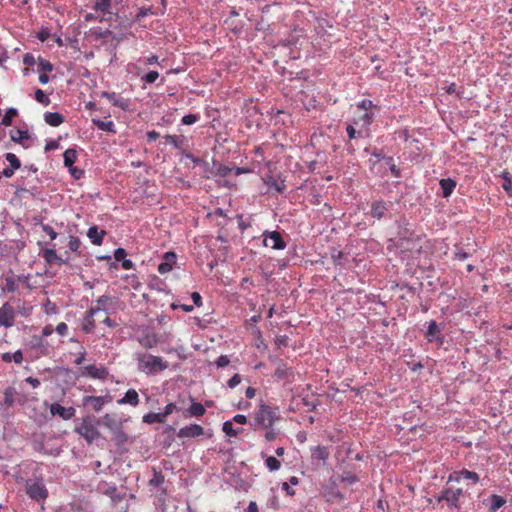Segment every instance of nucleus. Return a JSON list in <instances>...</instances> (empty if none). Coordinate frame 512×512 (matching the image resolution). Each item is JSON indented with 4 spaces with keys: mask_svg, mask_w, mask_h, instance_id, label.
<instances>
[{
    "mask_svg": "<svg viewBox=\"0 0 512 512\" xmlns=\"http://www.w3.org/2000/svg\"><path fill=\"white\" fill-rule=\"evenodd\" d=\"M280 418L281 414L278 406H271L261 401L258 409L249 421V426L253 431L257 432L264 427L274 425Z\"/></svg>",
    "mask_w": 512,
    "mask_h": 512,
    "instance_id": "nucleus-1",
    "label": "nucleus"
},
{
    "mask_svg": "<svg viewBox=\"0 0 512 512\" xmlns=\"http://www.w3.org/2000/svg\"><path fill=\"white\" fill-rule=\"evenodd\" d=\"M137 368L146 375H155L159 371L166 370L169 365L160 356L138 352L135 355Z\"/></svg>",
    "mask_w": 512,
    "mask_h": 512,
    "instance_id": "nucleus-2",
    "label": "nucleus"
},
{
    "mask_svg": "<svg viewBox=\"0 0 512 512\" xmlns=\"http://www.w3.org/2000/svg\"><path fill=\"white\" fill-rule=\"evenodd\" d=\"M464 493L465 491L460 487H444L436 497V501L437 503H445L447 508L451 511L460 512V498Z\"/></svg>",
    "mask_w": 512,
    "mask_h": 512,
    "instance_id": "nucleus-3",
    "label": "nucleus"
},
{
    "mask_svg": "<svg viewBox=\"0 0 512 512\" xmlns=\"http://www.w3.org/2000/svg\"><path fill=\"white\" fill-rule=\"evenodd\" d=\"M27 496L36 503L44 504L49 496V491L43 478L27 479L25 483Z\"/></svg>",
    "mask_w": 512,
    "mask_h": 512,
    "instance_id": "nucleus-4",
    "label": "nucleus"
},
{
    "mask_svg": "<svg viewBox=\"0 0 512 512\" xmlns=\"http://www.w3.org/2000/svg\"><path fill=\"white\" fill-rule=\"evenodd\" d=\"M464 482L466 486H475L480 482V475L467 468H460L451 471L447 477V484Z\"/></svg>",
    "mask_w": 512,
    "mask_h": 512,
    "instance_id": "nucleus-5",
    "label": "nucleus"
},
{
    "mask_svg": "<svg viewBox=\"0 0 512 512\" xmlns=\"http://www.w3.org/2000/svg\"><path fill=\"white\" fill-rule=\"evenodd\" d=\"M424 337L428 343H436L438 346L444 344L445 336L443 330L445 328L444 323H437L435 320L425 322Z\"/></svg>",
    "mask_w": 512,
    "mask_h": 512,
    "instance_id": "nucleus-6",
    "label": "nucleus"
},
{
    "mask_svg": "<svg viewBox=\"0 0 512 512\" xmlns=\"http://www.w3.org/2000/svg\"><path fill=\"white\" fill-rule=\"evenodd\" d=\"M75 432L82 436L89 444L100 437V433L95 427L91 416L84 417L80 425L75 427Z\"/></svg>",
    "mask_w": 512,
    "mask_h": 512,
    "instance_id": "nucleus-7",
    "label": "nucleus"
},
{
    "mask_svg": "<svg viewBox=\"0 0 512 512\" xmlns=\"http://www.w3.org/2000/svg\"><path fill=\"white\" fill-rule=\"evenodd\" d=\"M263 237V245L265 247H270L273 250H284L287 246L286 241L282 237L281 233L277 230L269 231L265 230L262 233Z\"/></svg>",
    "mask_w": 512,
    "mask_h": 512,
    "instance_id": "nucleus-8",
    "label": "nucleus"
},
{
    "mask_svg": "<svg viewBox=\"0 0 512 512\" xmlns=\"http://www.w3.org/2000/svg\"><path fill=\"white\" fill-rule=\"evenodd\" d=\"M391 206V202L385 201L383 199H376L371 202L370 211L368 212V215L371 218L380 221L386 216Z\"/></svg>",
    "mask_w": 512,
    "mask_h": 512,
    "instance_id": "nucleus-9",
    "label": "nucleus"
},
{
    "mask_svg": "<svg viewBox=\"0 0 512 512\" xmlns=\"http://www.w3.org/2000/svg\"><path fill=\"white\" fill-rule=\"evenodd\" d=\"M323 495L328 502H340L344 499V495L340 492L336 480L331 477L323 486Z\"/></svg>",
    "mask_w": 512,
    "mask_h": 512,
    "instance_id": "nucleus-10",
    "label": "nucleus"
},
{
    "mask_svg": "<svg viewBox=\"0 0 512 512\" xmlns=\"http://www.w3.org/2000/svg\"><path fill=\"white\" fill-rule=\"evenodd\" d=\"M15 322V309L9 302H5L0 307V326L11 328Z\"/></svg>",
    "mask_w": 512,
    "mask_h": 512,
    "instance_id": "nucleus-11",
    "label": "nucleus"
},
{
    "mask_svg": "<svg viewBox=\"0 0 512 512\" xmlns=\"http://www.w3.org/2000/svg\"><path fill=\"white\" fill-rule=\"evenodd\" d=\"M273 376L277 380H286L291 382L294 379L295 372L294 369L291 366H288L284 360H277Z\"/></svg>",
    "mask_w": 512,
    "mask_h": 512,
    "instance_id": "nucleus-12",
    "label": "nucleus"
},
{
    "mask_svg": "<svg viewBox=\"0 0 512 512\" xmlns=\"http://www.w3.org/2000/svg\"><path fill=\"white\" fill-rule=\"evenodd\" d=\"M101 311L106 312L107 311L106 307L97 306V307H92L88 311H86V313L83 317V323H82V330L85 333L90 334V333L94 332V329H95L94 316H95V314H97L98 312H101Z\"/></svg>",
    "mask_w": 512,
    "mask_h": 512,
    "instance_id": "nucleus-13",
    "label": "nucleus"
},
{
    "mask_svg": "<svg viewBox=\"0 0 512 512\" xmlns=\"http://www.w3.org/2000/svg\"><path fill=\"white\" fill-rule=\"evenodd\" d=\"M177 254L174 251H167L162 256V262L158 264L157 271L161 275H165L172 271L176 265Z\"/></svg>",
    "mask_w": 512,
    "mask_h": 512,
    "instance_id": "nucleus-14",
    "label": "nucleus"
},
{
    "mask_svg": "<svg viewBox=\"0 0 512 512\" xmlns=\"http://www.w3.org/2000/svg\"><path fill=\"white\" fill-rule=\"evenodd\" d=\"M101 97L108 99L112 105L120 108L123 111H128L130 109V100L120 96L115 92L103 91L101 92Z\"/></svg>",
    "mask_w": 512,
    "mask_h": 512,
    "instance_id": "nucleus-15",
    "label": "nucleus"
},
{
    "mask_svg": "<svg viewBox=\"0 0 512 512\" xmlns=\"http://www.w3.org/2000/svg\"><path fill=\"white\" fill-rule=\"evenodd\" d=\"M310 451L311 462L313 465L317 464L318 462H321L322 466H325L327 464V461L330 456L329 449L327 446L317 445L315 447H312Z\"/></svg>",
    "mask_w": 512,
    "mask_h": 512,
    "instance_id": "nucleus-16",
    "label": "nucleus"
},
{
    "mask_svg": "<svg viewBox=\"0 0 512 512\" xmlns=\"http://www.w3.org/2000/svg\"><path fill=\"white\" fill-rule=\"evenodd\" d=\"M50 413L52 416H59L63 420H70L75 416L76 410L74 407H64L55 402L50 405Z\"/></svg>",
    "mask_w": 512,
    "mask_h": 512,
    "instance_id": "nucleus-17",
    "label": "nucleus"
},
{
    "mask_svg": "<svg viewBox=\"0 0 512 512\" xmlns=\"http://www.w3.org/2000/svg\"><path fill=\"white\" fill-rule=\"evenodd\" d=\"M202 435H204V429L197 423L186 425L177 432L179 438H196Z\"/></svg>",
    "mask_w": 512,
    "mask_h": 512,
    "instance_id": "nucleus-18",
    "label": "nucleus"
},
{
    "mask_svg": "<svg viewBox=\"0 0 512 512\" xmlns=\"http://www.w3.org/2000/svg\"><path fill=\"white\" fill-rule=\"evenodd\" d=\"M109 372L105 366L97 367L94 364H90L84 367L82 375H88L93 379L105 380Z\"/></svg>",
    "mask_w": 512,
    "mask_h": 512,
    "instance_id": "nucleus-19",
    "label": "nucleus"
},
{
    "mask_svg": "<svg viewBox=\"0 0 512 512\" xmlns=\"http://www.w3.org/2000/svg\"><path fill=\"white\" fill-rule=\"evenodd\" d=\"M353 124L359 126L360 129L364 131L366 136L370 135V126L374 121V113L373 112H364L358 119H352Z\"/></svg>",
    "mask_w": 512,
    "mask_h": 512,
    "instance_id": "nucleus-20",
    "label": "nucleus"
},
{
    "mask_svg": "<svg viewBox=\"0 0 512 512\" xmlns=\"http://www.w3.org/2000/svg\"><path fill=\"white\" fill-rule=\"evenodd\" d=\"M86 235L93 245L100 246L103 243L106 231L100 229L97 225H92L88 228Z\"/></svg>",
    "mask_w": 512,
    "mask_h": 512,
    "instance_id": "nucleus-21",
    "label": "nucleus"
},
{
    "mask_svg": "<svg viewBox=\"0 0 512 512\" xmlns=\"http://www.w3.org/2000/svg\"><path fill=\"white\" fill-rule=\"evenodd\" d=\"M439 186L441 189V195L443 198H449L454 192L457 181L454 178H442L439 181Z\"/></svg>",
    "mask_w": 512,
    "mask_h": 512,
    "instance_id": "nucleus-22",
    "label": "nucleus"
},
{
    "mask_svg": "<svg viewBox=\"0 0 512 512\" xmlns=\"http://www.w3.org/2000/svg\"><path fill=\"white\" fill-rule=\"evenodd\" d=\"M369 171L376 177H385L387 176V168L385 166V162L383 160H368Z\"/></svg>",
    "mask_w": 512,
    "mask_h": 512,
    "instance_id": "nucleus-23",
    "label": "nucleus"
},
{
    "mask_svg": "<svg viewBox=\"0 0 512 512\" xmlns=\"http://www.w3.org/2000/svg\"><path fill=\"white\" fill-rule=\"evenodd\" d=\"M264 184L269 187V189L274 190L278 193H283L286 190L285 180H278L273 175H267L264 178Z\"/></svg>",
    "mask_w": 512,
    "mask_h": 512,
    "instance_id": "nucleus-24",
    "label": "nucleus"
},
{
    "mask_svg": "<svg viewBox=\"0 0 512 512\" xmlns=\"http://www.w3.org/2000/svg\"><path fill=\"white\" fill-rule=\"evenodd\" d=\"M17 277L14 275L12 270H9L8 275L5 277V281L1 284L2 292H11L14 293L17 291Z\"/></svg>",
    "mask_w": 512,
    "mask_h": 512,
    "instance_id": "nucleus-25",
    "label": "nucleus"
},
{
    "mask_svg": "<svg viewBox=\"0 0 512 512\" xmlns=\"http://www.w3.org/2000/svg\"><path fill=\"white\" fill-rule=\"evenodd\" d=\"M119 405L130 404L131 406H137L139 403V396L135 389H128L124 396L117 400Z\"/></svg>",
    "mask_w": 512,
    "mask_h": 512,
    "instance_id": "nucleus-26",
    "label": "nucleus"
},
{
    "mask_svg": "<svg viewBox=\"0 0 512 512\" xmlns=\"http://www.w3.org/2000/svg\"><path fill=\"white\" fill-rule=\"evenodd\" d=\"M44 121L52 127H58L64 123L65 117L59 112L47 111L44 113Z\"/></svg>",
    "mask_w": 512,
    "mask_h": 512,
    "instance_id": "nucleus-27",
    "label": "nucleus"
},
{
    "mask_svg": "<svg viewBox=\"0 0 512 512\" xmlns=\"http://www.w3.org/2000/svg\"><path fill=\"white\" fill-rule=\"evenodd\" d=\"M127 420H119V419H116L114 416H112L111 414H105L103 417H102V424L109 429L110 432H113L115 431L116 429L120 428L121 426H123V423L126 422Z\"/></svg>",
    "mask_w": 512,
    "mask_h": 512,
    "instance_id": "nucleus-28",
    "label": "nucleus"
},
{
    "mask_svg": "<svg viewBox=\"0 0 512 512\" xmlns=\"http://www.w3.org/2000/svg\"><path fill=\"white\" fill-rule=\"evenodd\" d=\"M111 433H112V440L118 448H121L128 442L129 437H128L127 433L124 431L123 426H121L120 428L116 429L115 431H113Z\"/></svg>",
    "mask_w": 512,
    "mask_h": 512,
    "instance_id": "nucleus-29",
    "label": "nucleus"
},
{
    "mask_svg": "<svg viewBox=\"0 0 512 512\" xmlns=\"http://www.w3.org/2000/svg\"><path fill=\"white\" fill-rule=\"evenodd\" d=\"M206 409L203 404L199 402L192 401V404L187 409L185 417H201L205 414Z\"/></svg>",
    "mask_w": 512,
    "mask_h": 512,
    "instance_id": "nucleus-30",
    "label": "nucleus"
},
{
    "mask_svg": "<svg viewBox=\"0 0 512 512\" xmlns=\"http://www.w3.org/2000/svg\"><path fill=\"white\" fill-rule=\"evenodd\" d=\"M92 123L99 129L112 134L116 133V127L112 120L103 121L99 118L92 119Z\"/></svg>",
    "mask_w": 512,
    "mask_h": 512,
    "instance_id": "nucleus-31",
    "label": "nucleus"
},
{
    "mask_svg": "<svg viewBox=\"0 0 512 512\" xmlns=\"http://www.w3.org/2000/svg\"><path fill=\"white\" fill-rule=\"evenodd\" d=\"M488 501L490 503L488 509L489 512H496L506 504V499L503 496L497 494L490 495Z\"/></svg>",
    "mask_w": 512,
    "mask_h": 512,
    "instance_id": "nucleus-32",
    "label": "nucleus"
},
{
    "mask_svg": "<svg viewBox=\"0 0 512 512\" xmlns=\"http://www.w3.org/2000/svg\"><path fill=\"white\" fill-rule=\"evenodd\" d=\"M102 399L99 396H84L83 397V405L85 407L91 406L92 409L96 412H99L103 409Z\"/></svg>",
    "mask_w": 512,
    "mask_h": 512,
    "instance_id": "nucleus-33",
    "label": "nucleus"
},
{
    "mask_svg": "<svg viewBox=\"0 0 512 512\" xmlns=\"http://www.w3.org/2000/svg\"><path fill=\"white\" fill-rule=\"evenodd\" d=\"M14 309H15V314H18L23 317H28L31 315V313L33 311V306L26 301L18 299L17 307Z\"/></svg>",
    "mask_w": 512,
    "mask_h": 512,
    "instance_id": "nucleus-34",
    "label": "nucleus"
},
{
    "mask_svg": "<svg viewBox=\"0 0 512 512\" xmlns=\"http://www.w3.org/2000/svg\"><path fill=\"white\" fill-rule=\"evenodd\" d=\"M1 360L5 363L15 362L17 364L22 363L23 353L22 350L18 349L15 352H5L1 355Z\"/></svg>",
    "mask_w": 512,
    "mask_h": 512,
    "instance_id": "nucleus-35",
    "label": "nucleus"
},
{
    "mask_svg": "<svg viewBox=\"0 0 512 512\" xmlns=\"http://www.w3.org/2000/svg\"><path fill=\"white\" fill-rule=\"evenodd\" d=\"M77 160V150L75 148H68L63 153V164L66 168L74 166Z\"/></svg>",
    "mask_w": 512,
    "mask_h": 512,
    "instance_id": "nucleus-36",
    "label": "nucleus"
},
{
    "mask_svg": "<svg viewBox=\"0 0 512 512\" xmlns=\"http://www.w3.org/2000/svg\"><path fill=\"white\" fill-rule=\"evenodd\" d=\"M33 447L36 452H39L43 455L56 457V456H59L61 453V449H59V448L53 449V450H47L43 441H35L33 443Z\"/></svg>",
    "mask_w": 512,
    "mask_h": 512,
    "instance_id": "nucleus-37",
    "label": "nucleus"
},
{
    "mask_svg": "<svg viewBox=\"0 0 512 512\" xmlns=\"http://www.w3.org/2000/svg\"><path fill=\"white\" fill-rule=\"evenodd\" d=\"M162 434L165 436L164 446L169 447L175 441V435H177V432L173 426L166 425L162 430Z\"/></svg>",
    "mask_w": 512,
    "mask_h": 512,
    "instance_id": "nucleus-38",
    "label": "nucleus"
},
{
    "mask_svg": "<svg viewBox=\"0 0 512 512\" xmlns=\"http://www.w3.org/2000/svg\"><path fill=\"white\" fill-rule=\"evenodd\" d=\"M15 394L16 390L14 387H7L3 392L4 398L3 401L1 402V405L6 407H12L15 404Z\"/></svg>",
    "mask_w": 512,
    "mask_h": 512,
    "instance_id": "nucleus-39",
    "label": "nucleus"
},
{
    "mask_svg": "<svg viewBox=\"0 0 512 512\" xmlns=\"http://www.w3.org/2000/svg\"><path fill=\"white\" fill-rule=\"evenodd\" d=\"M385 166L387 168V172L390 171L391 175L394 178H400L401 177V170L396 166L395 160L392 156H387L384 159Z\"/></svg>",
    "mask_w": 512,
    "mask_h": 512,
    "instance_id": "nucleus-40",
    "label": "nucleus"
},
{
    "mask_svg": "<svg viewBox=\"0 0 512 512\" xmlns=\"http://www.w3.org/2000/svg\"><path fill=\"white\" fill-rule=\"evenodd\" d=\"M30 136L31 135L28 130H18L17 136L11 135V140L22 145L24 148H29V145H27L25 141L28 140Z\"/></svg>",
    "mask_w": 512,
    "mask_h": 512,
    "instance_id": "nucleus-41",
    "label": "nucleus"
},
{
    "mask_svg": "<svg viewBox=\"0 0 512 512\" xmlns=\"http://www.w3.org/2000/svg\"><path fill=\"white\" fill-rule=\"evenodd\" d=\"M355 126L352 120L346 126V133L350 141L363 137L364 131L362 129L356 130Z\"/></svg>",
    "mask_w": 512,
    "mask_h": 512,
    "instance_id": "nucleus-42",
    "label": "nucleus"
},
{
    "mask_svg": "<svg viewBox=\"0 0 512 512\" xmlns=\"http://www.w3.org/2000/svg\"><path fill=\"white\" fill-rule=\"evenodd\" d=\"M43 258L49 264L56 263L59 265L61 256H59L54 248H47L43 252Z\"/></svg>",
    "mask_w": 512,
    "mask_h": 512,
    "instance_id": "nucleus-43",
    "label": "nucleus"
},
{
    "mask_svg": "<svg viewBox=\"0 0 512 512\" xmlns=\"http://www.w3.org/2000/svg\"><path fill=\"white\" fill-rule=\"evenodd\" d=\"M142 421L147 424L153 423H163L165 420L163 419V414L160 412H149L143 415Z\"/></svg>",
    "mask_w": 512,
    "mask_h": 512,
    "instance_id": "nucleus-44",
    "label": "nucleus"
},
{
    "mask_svg": "<svg viewBox=\"0 0 512 512\" xmlns=\"http://www.w3.org/2000/svg\"><path fill=\"white\" fill-rule=\"evenodd\" d=\"M261 430L265 431L263 437L266 442H273L280 434L279 429L275 428L274 425L264 427Z\"/></svg>",
    "mask_w": 512,
    "mask_h": 512,
    "instance_id": "nucleus-45",
    "label": "nucleus"
},
{
    "mask_svg": "<svg viewBox=\"0 0 512 512\" xmlns=\"http://www.w3.org/2000/svg\"><path fill=\"white\" fill-rule=\"evenodd\" d=\"M112 0H96L93 9L103 14L110 13Z\"/></svg>",
    "mask_w": 512,
    "mask_h": 512,
    "instance_id": "nucleus-46",
    "label": "nucleus"
},
{
    "mask_svg": "<svg viewBox=\"0 0 512 512\" xmlns=\"http://www.w3.org/2000/svg\"><path fill=\"white\" fill-rule=\"evenodd\" d=\"M500 176L503 179L502 188L508 195L512 196V176L506 170L503 171Z\"/></svg>",
    "mask_w": 512,
    "mask_h": 512,
    "instance_id": "nucleus-47",
    "label": "nucleus"
},
{
    "mask_svg": "<svg viewBox=\"0 0 512 512\" xmlns=\"http://www.w3.org/2000/svg\"><path fill=\"white\" fill-rule=\"evenodd\" d=\"M364 153L370 155L375 158L374 160H383L387 157L383 150L377 147H365L363 150Z\"/></svg>",
    "mask_w": 512,
    "mask_h": 512,
    "instance_id": "nucleus-48",
    "label": "nucleus"
},
{
    "mask_svg": "<svg viewBox=\"0 0 512 512\" xmlns=\"http://www.w3.org/2000/svg\"><path fill=\"white\" fill-rule=\"evenodd\" d=\"M213 165L216 166L214 174L216 176L220 177H227L233 172V168H230L227 165L217 163L216 161H213Z\"/></svg>",
    "mask_w": 512,
    "mask_h": 512,
    "instance_id": "nucleus-49",
    "label": "nucleus"
},
{
    "mask_svg": "<svg viewBox=\"0 0 512 512\" xmlns=\"http://www.w3.org/2000/svg\"><path fill=\"white\" fill-rule=\"evenodd\" d=\"M17 114L18 110L16 108H8L2 117L1 124L4 126H10L12 124L13 117H15Z\"/></svg>",
    "mask_w": 512,
    "mask_h": 512,
    "instance_id": "nucleus-50",
    "label": "nucleus"
},
{
    "mask_svg": "<svg viewBox=\"0 0 512 512\" xmlns=\"http://www.w3.org/2000/svg\"><path fill=\"white\" fill-rule=\"evenodd\" d=\"M69 249L74 252L77 256H82V252L80 250L81 240L77 236H70L68 242Z\"/></svg>",
    "mask_w": 512,
    "mask_h": 512,
    "instance_id": "nucleus-51",
    "label": "nucleus"
},
{
    "mask_svg": "<svg viewBox=\"0 0 512 512\" xmlns=\"http://www.w3.org/2000/svg\"><path fill=\"white\" fill-rule=\"evenodd\" d=\"M5 160L9 163V166L14 170H18L21 168V161L19 158L12 152H8L4 155Z\"/></svg>",
    "mask_w": 512,
    "mask_h": 512,
    "instance_id": "nucleus-52",
    "label": "nucleus"
},
{
    "mask_svg": "<svg viewBox=\"0 0 512 512\" xmlns=\"http://www.w3.org/2000/svg\"><path fill=\"white\" fill-rule=\"evenodd\" d=\"M265 465L271 472H275L280 469L281 462L274 456H267L265 459Z\"/></svg>",
    "mask_w": 512,
    "mask_h": 512,
    "instance_id": "nucleus-53",
    "label": "nucleus"
},
{
    "mask_svg": "<svg viewBox=\"0 0 512 512\" xmlns=\"http://www.w3.org/2000/svg\"><path fill=\"white\" fill-rule=\"evenodd\" d=\"M37 64H38L39 69L42 70L44 73H50L54 69L53 64L49 60H47L41 56L38 57Z\"/></svg>",
    "mask_w": 512,
    "mask_h": 512,
    "instance_id": "nucleus-54",
    "label": "nucleus"
},
{
    "mask_svg": "<svg viewBox=\"0 0 512 512\" xmlns=\"http://www.w3.org/2000/svg\"><path fill=\"white\" fill-rule=\"evenodd\" d=\"M330 254H331V259L333 260L334 265L343 266V259L345 258V255L341 250L332 248Z\"/></svg>",
    "mask_w": 512,
    "mask_h": 512,
    "instance_id": "nucleus-55",
    "label": "nucleus"
},
{
    "mask_svg": "<svg viewBox=\"0 0 512 512\" xmlns=\"http://www.w3.org/2000/svg\"><path fill=\"white\" fill-rule=\"evenodd\" d=\"M149 15L158 16L159 12L155 11L152 7H141V8H139V10L136 14V19L141 20Z\"/></svg>",
    "mask_w": 512,
    "mask_h": 512,
    "instance_id": "nucleus-56",
    "label": "nucleus"
},
{
    "mask_svg": "<svg viewBox=\"0 0 512 512\" xmlns=\"http://www.w3.org/2000/svg\"><path fill=\"white\" fill-rule=\"evenodd\" d=\"M165 140L168 144L172 145L175 149H181L183 146V140L176 135L167 134Z\"/></svg>",
    "mask_w": 512,
    "mask_h": 512,
    "instance_id": "nucleus-57",
    "label": "nucleus"
},
{
    "mask_svg": "<svg viewBox=\"0 0 512 512\" xmlns=\"http://www.w3.org/2000/svg\"><path fill=\"white\" fill-rule=\"evenodd\" d=\"M164 483V475L161 471H154L152 478L149 480V485L152 487H159Z\"/></svg>",
    "mask_w": 512,
    "mask_h": 512,
    "instance_id": "nucleus-58",
    "label": "nucleus"
},
{
    "mask_svg": "<svg viewBox=\"0 0 512 512\" xmlns=\"http://www.w3.org/2000/svg\"><path fill=\"white\" fill-rule=\"evenodd\" d=\"M340 481L347 483L348 485H353L359 481V478L357 475L351 473V472H343V474L340 476Z\"/></svg>",
    "mask_w": 512,
    "mask_h": 512,
    "instance_id": "nucleus-59",
    "label": "nucleus"
},
{
    "mask_svg": "<svg viewBox=\"0 0 512 512\" xmlns=\"http://www.w3.org/2000/svg\"><path fill=\"white\" fill-rule=\"evenodd\" d=\"M454 248L456 250L453 257L455 260L464 261L471 256V254L463 250L459 244H455Z\"/></svg>",
    "mask_w": 512,
    "mask_h": 512,
    "instance_id": "nucleus-60",
    "label": "nucleus"
},
{
    "mask_svg": "<svg viewBox=\"0 0 512 512\" xmlns=\"http://www.w3.org/2000/svg\"><path fill=\"white\" fill-rule=\"evenodd\" d=\"M35 100L44 106H48L50 104L48 95L41 89H36Z\"/></svg>",
    "mask_w": 512,
    "mask_h": 512,
    "instance_id": "nucleus-61",
    "label": "nucleus"
},
{
    "mask_svg": "<svg viewBox=\"0 0 512 512\" xmlns=\"http://www.w3.org/2000/svg\"><path fill=\"white\" fill-rule=\"evenodd\" d=\"M103 494L109 496L111 499H121V496L117 495V487L115 484H106V488L103 490Z\"/></svg>",
    "mask_w": 512,
    "mask_h": 512,
    "instance_id": "nucleus-62",
    "label": "nucleus"
},
{
    "mask_svg": "<svg viewBox=\"0 0 512 512\" xmlns=\"http://www.w3.org/2000/svg\"><path fill=\"white\" fill-rule=\"evenodd\" d=\"M199 119H200V115L199 114L189 113V114H186V115H184L182 117L181 124L182 125H186V126H190V125L195 124Z\"/></svg>",
    "mask_w": 512,
    "mask_h": 512,
    "instance_id": "nucleus-63",
    "label": "nucleus"
},
{
    "mask_svg": "<svg viewBox=\"0 0 512 512\" xmlns=\"http://www.w3.org/2000/svg\"><path fill=\"white\" fill-rule=\"evenodd\" d=\"M377 105L373 103L372 100L370 99H362L361 101H359L357 103V108L358 109H361V110H364L365 112H370L369 110L372 109V108H376Z\"/></svg>",
    "mask_w": 512,
    "mask_h": 512,
    "instance_id": "nucleus-64",
    "label": "nucleus"
}]
</instances>
